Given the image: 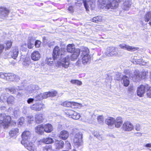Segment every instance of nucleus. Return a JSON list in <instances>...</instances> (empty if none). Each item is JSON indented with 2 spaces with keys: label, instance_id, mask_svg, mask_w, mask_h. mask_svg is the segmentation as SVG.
Masks as SVG:
<instances>
[{
  "label": "nucleus",
  "instance_id": "f704fd0d",
  "mask_svg": "<svg viewBox=\"0 0 151 151\" xmlns=\"http://www.w3.org/2000/svg\"><path fill=\"white\" fill-rule=\"evenodd\" d=\"M82 62L83 64H86L88 63H89L91 60V57L90 56H85L82 57Z\"/></svg>",
  "mask_w": 151,
  "mask_h": 151
},
{
  "label": "nucleus",
  "instance_id": "c9c22d12",
  "mask_svg": "<svg viewBox=\"0 0 151 151\" xmlns=\"http://www.w3.org/2000/svg\"><path fill=\"white\" fill-rule=\"evenodd\" d=\"M131 4V2L129 1H125L124 3V6L123 9L125 10H128Z\"/></svg>",
  "mask_w": 151,
  "mask_h": 151
},
{
  "label": "nucleus",
  "instance_id": "13d9d810",
  "mask_svg": "<svg viewBox=\"0 0 151 151\" xmlns=\"http://www.w3.org/2000/svg\"><path fill=\"white\" fill-rule=\"evenodd\" d=\"M135 129L137 131H139L140 129V125L139 124H136L134 127Z\"/></svg>",
  "mask_w": 151,
  "mask_h": 151
},
{
  "label": "nucleus",
  "instance_id": "a19ab883",
  "mask_svg": "<svg viewBox=\"0 0 151 151\" xmlns=\"http://www.w3.org/2000/svg\"><path fill=\"white\" fill-rule=\"evenodd\" d=\"M101 16L94 17L91 19V21L97 23H98V22H101Z\"/></svg>",
  "mask_w": 151,
  "mask_h": 151
},
{
  "label": "nucleus",
  "instance_id": "49530a36",
  "mask_svg": "<svg viewBox=\"0 0 151 151\" xmlns=\"http://www.w3.org/2000/svg\"><path fill=\"white\" fill-rule=\"evenodd\" d=\"M74 111L72 110L69 109L66 111L65 113L68 116L71 118Z\"/></svg>",
  "mask_w": 151,
  "mask_h": 151
},
{
  "label": "nucleus",
  "instance_id": "bf43d9fd",
  "mask_svg": "<svg viewBox=\"0 0 151 151\" xmlns=\"http://www.w3.org/2000/svg\"><path fill=\"white\" fill-rule=\"evenodd\" d=\"M24 117H21L19 120V123L20 125H22L24 122Z\"/></svg>",
  "mask_w": 151,
  "mask_h": 151
},
{
  "label": "nucleus",
  "instance_id": "7ed1b4c3",
  "mask_svg": "<svg viewBox=\"0 0 151 151\" xmlns=\"http://www.w3.org/2000/svg\"><path fill=\"white\" fill-rule=\"evenodd\" d=\"M11 118L10 117L5 114H0V127L3 126L4 128L6 127L10 122Z\"/></svg>",
  "mask_w": 151,
  "mask_h": 151
},
{
  "label": "nucleus",
  "instance_id": "7c9ffc66",
  "mask_svg": "<svg viewBox=\"0 0 151 151\" xmlns=\"http://www.w3.org/2000/svg\"><path fill=\"white\" fill-rule=\"evenodd\" d=\"M19 133V129L17 128H13L9 132V134L11 137L15 136Z\"/></svg>",
  "mask_w": 151,
  "mask_h": 151
},
{
  "label": "nucleus",
  "instance_id": "9b49d317",
  "mask_svg": "<svg viewBox=\"0 0 151 151\" xmlns=\"http://www.w3.org/2000/svg\"><path fill=\"white\" fill-rule=\"evenodd\" d=\"M9 10L5 7L0 6V17L2 18L8 17Z\"/></svg>",
  "mask_w": 151,
  "mask_h": 151
},
{
  "label": "nucleus",
  "instance_id": "2f4dec72",
  "mask_svg": "<svg viewBox=\"0 0 151 151\" xmlns=\"http://www.w3.org/2000/svg\"><path fill=\"white\" fill-rule=\"evenodd\" d=\"M76 50V49H75V46L73 44H69L67 46L66 50L67 52H68L72 53L74 52Z\"/></svg>",
  "mask_w": 151,
  "mask_h": 151
},
{
  "label": "nucleus",
  "instance_id": "4d7b16f0",
  "mask_svg": "<svg viewBox=\"0 0 151 151\" xmlns=\"http://www.w3.org/2000/svg\"><path fill=\"white\" fill-rule=\"evenodd\" d=\"M41 44V42L40 40H37L35 42V46L36 47H39Z\"/></svg>",
  "mask_w": 151,
  "mask_h": 151
},
{
  "label": "nucleus",
  "instance_id": "6e6552de",
  "mask_svg": "<svg viewBox=\"0 0 151 151\" xmlns=\"http://www.w3.org/2000/svg\"><path fill=\"white\" fill-rule=\"evenodd\" d=\"M23 88V87L18 86L16 89L14 88H6V90L8 94L14 93L16 94H21V93L19 91V92L18 91H20V90H23L22 88Z\"/></svg>",
  "mask_w": 151,
  "mask_h": 151
},
{
  "label": "nucleus",
  "instance_id": "338daca9",
  "mask_svg": "<svg viewBox=\"0 0 151 151\" xmlns=\"http://www.w3.org/2000/svg\"><path fill=\"white\" fill-rule=\"evenodd\" d=\"M147 90L148 93H147V94H151V87H150L149 86V87L147 89Z\"/></svg>",
  "mask_w": 151,
  "mask_h": 151
},
{
  "label": "nucleus",
  "instance_id": "a211bd4d",
  "mask_svg": "<svg viewBox=\"0 0 151 151\" xmlns=\"http://www.w3.org/2000/svg\"><path fill=\"white\" fill-rule=\"evenodd\" d=\"M22 64L25 68H30L32 65L31 60L28 58L25 59L22 63Z\"/></svg>",
  "mask_w": 151,
  "mask_h": 151
},
{
  "label": "nucleus",
  "instance_id": "774afa93",
  "mask_svg": "<svg viewBox=\"0 0 151 151\" xmlns=\"http://www.w3.org/2000/svg\"><path fill=\"white\" fill-rule=\"evenodd\" d=\"M34 99L33 98H29L27 100V103L30 104L32 103L34 101Z\"/></svg>",
  "mask_w": 151,
  "mask_h": 151
},
{
  "label": "nucleus",
  "instance_id": "f3484780",
  "mask_svg": "<svg viewBox=\"0 0 151 151\" xmlns=\"http://www.w3.org/2000/svg\"><path fill=\"white\" fill-rule=\"evenodd\" d=\"M40 57V54L39 51H35L31 55V58L32 60L34 61L38 60Z\"/></svg>",
  "mask_w": 151,
  "mask_h": 151
},
{
  "label": "nucleus",
  "instance_id": "bb28decb",
  "mask_svg": "<svg viewBox=\"0 0 151 151\" xmlns=\"http://www.w3.org/2000/svg\"><path fill=\"white\" fill-rule=\"evenodd\" d=\"M6 77L4 79L9 81H14V74L13 73H5Z\"/></svg>",
  "mask_w": 151,
  "mask_h": 151
},
{
  "label": "nucleus",
  "instance_id": "de8ad7c7",
  "mask_svg": "<svg viewBox=\"0 0 151 151\" xmlns=\"http://www.w3.org/2000/svg\"><path fill=\"white\" fill-rule=\"evenodd\" d=\"M74 111L72 110L69 109L66 111L65 113L68 116L71 118Z\"/></svg>",
  "mask_w": 151,
  "mask_h": 151
},
{
  "label": "nucleus",
  "instance_id": "680f3d73",
  "mask_svg": "<svg viewBox=\"0 0 151 151\" xmlns=\"http://www.w3.org/2000/svg\"><path fill=\"white\" fill-rule=\"evenodd\" d=\"M5 46L3 44H0V54L3 52Z\"/></svg>",
  "mask_w": 151,
  "mask_h": 151
},
{
  "label": "nucleus",
  "instance_id": "79ce46f5",
  "mask_svg": "<svg viewBox=\"0 0 151 151\" xmlns=\"http://www.w3.org/2000/svg\"><path fill=\"white\" fill-rule=\"evenodd\" d=\"M28 48L31 49L34 47V42L32 40L31 38H28Z\"/></svg>",
  "mask_w": 151,
  "mask_h": 151
},
{
  "label": "nucleus",
  "instance_id": "4468645a",
  "mask_svg": "<svg viewBox=\"0 0 151 151\" xmlns=\"http://www.w3.org/2000/svg\"><path fill=\"white\" fill-rule=\"evenodd\" d=\"M120 2L118 0H113L111 2L110 1L108 2L106 7L108 9L109 8L112 9L114 7H117Z\"/></svg>",
  "mask_w": 151,
  "mask_h": 151
},
{
  "label": "nucleus",
  "instance_id": "39448f33",
  "mask_svg": "<svg viewBox=\"0 0 151 151\" xmlns=\"http://www.w3.org/2000/svg\"><path fill=\"white\" fill-rule=\"evenodd\" d=\"M147 73V72L145 71L140 73L138 70H135L134 77H133V78L135 79V81L137 82H139L141 79L145 78Z\"/></svg>",
  "mask_w": 151,
  "mask_h": 151
},
{
  "label": "nucleus",
  "instance_id": "4be33fe9",
  "mask_svg": "<svg viewBox=\"0 0 151 151\" xmlns=\"http://www.w3.org/2000/svg\"><path fill=\"white\" fill-rule=\"evenodd\" d=\"M80 50L78 49H76L74 52H73V54L70 57V60L72 61L75 60L77 58L79 55Z\"/></svg>",
  "mask_w": 151,
  "mask_h": 151
},
{
  "label": "nucleus",
  "instance_id": "4c0bfd02",
  "mask_svg": "<svg viewBox=\"0 0 151 151\" xmlns=\"http://www.w3.org/2000/svg\"><path fill=\"white\" fill-rule=\"evenodd\" d=\"M42 142L45 144H51L54 142L53 139L51 138L48 137L42 139Z\"/></svg>",
  "mask_w": 151,
  "mask_h": 151
},
{
  "label": "nucleus",
  "instance_id": "72a5a7b5",
  "mask_svg": "<svg viewBox=\"0 0 151 151\" xmlns=\"http://www.w3.org/2000/svg\"><path fill=\"white\" fill-rule=\"evenodd\" d=\"M44 131L47 133L51 132L52 130V126L50 124L45 125L44 126Z\"/></svg>",
  "mask_w": 151,
  "mask_h": 151
},
{
  "label": "nucleus",
  "instance_id": "393cba45",
  "mask_svg": "<svg viewBox=\"0 0 151 151\" xmlns=\"http://www.w3.org/2000/svg\"><path fill=\"white\" fill-rule=\"evenodd\" d=\"M64 142L62 140H56L55 143V148L57 149H62L63 147Z\"/></svg>",
  "mask_w": 151,
  "mask_h": 151
},
{
  "label": "nucleus",
  "instance_id": "c03bdc74",
  "mask_svg": "<svg viewBox=\"0 0 151 151\" xmlns=\"http://www.w3.org/2000/svg\"><path fill=\"white\" fill-rule=\"evenodd\" d=\"M5 45H6L4 46L5 49L8 50L11 48L12 46V42L10 41H8L6 42Z\"/></svg>",
  "mask_w": 151,
  "mask_h": 151
},
{
  "label": "nucleus",
  "instance_id": "423d86ee",
  "mask_svg": "<svg viewBox=\"0 0 151 151\" xmlns=\"http://www.w3.org/2000/svg\"><path fill=\"white\" fill-rule=\"evenodd\" d=\"M39 89L38 86L35 84H32L28 86L24 91L27 93H36L37 91Z\"/></svg>",
  "mask_w": 151,
  "mask_h": 151
},
{
  "label": "nucleus",
  "instance_id": "2eb2a0df",
  "mask_svg": "<svg viewBox=\"0 0 151 151\" xmlns=\"http://www.w3.org/2000/svg\"><path fill=\"white\" fill-rule=\"evenodd\" d=\"M120 47L128 51H134L137 50L138 48L135 47H134L127 45L125 44H122L119 45Z\"/></svg>",
  "mask_w": 151,
  "mask_h": 151
},
{
  "label": "nucleus",
  "instance_id": "f257e3e1",
  "mask_svg": "<svg viewBox=\"0 0 151 151\" xmlns=\"http://www.w3.org/2000/svg\"><path fill=\"white\" fill-rule=\"evenodd\" d=\"M65 50L64 48L56 46L53 49L52 56L54 60H57L59 65L67 68L69 64V57L67 55Z\"/></svg>",
  "mask_w": 151,
  "mask_h": 151
},
{
  "label": "nucleus",
  "instance_id": "69168bd1",
  "mask_svg": "<svg viewBox=\"0 0 151 151\" xmlns=\"http://www.w3.org/2000/svg\"><path fill=\"white\" fill-rule=\"evenodd\" d=\"M14 81H18L19 80V76L17 75H15L14 74Z\"/></svg>",
  "mask_w": 151,
  "mask_h": 151
},
{
  "label": "nucleus",
  "instance_id": "09e8293b",
  "mask_svg": "<svg viewBox=\"0 0 151 151\" xmlns=\"http://www.w3.org/2000/svg\"><path fill=\"white\" fill-rule=\"evenodd\" d=\"M47 95H37L36 97V101L40 100L42 99H43L47 98Z\"/></svg>",
  "mask_w": 151,
  "mask_h": 151
},
{
  "label": "nucleus",
  "instance_id": "c756f323",
  "mask_svg": "<svg viewBox=\"0 0 151 151\" xmlns=\"http://www.w3.org/2000/svg\"><path fill=\"white\" fill-rule=\"evenodd\" d=\"M35 131L39 134H42L44 132V126L42 125H38L35 128Z\"/></svg>",
  "mask_w": 151,
  "mask_h": 151
},
{
  "label": "nucleus",
  "instance_id": "8fccbe9b",
  "mask_svg": "<svg viewBox=\"0 0 151 151\" xmlns=\"http://www.w3.org/2000/svg\"><path fill=\"white\" fill-rule=\"evenodd\" d=\"M51 146L49 145H47L43 148V151H51Z\"/></svg>",
  "mask_w": 151,
  "mask_h": 151
},
{
  "label": "nucleus",
  "instance_id": "473e14b6",
  "mask_svg": "<svg viewBox=\"0 0 151 151\" xmlns=\"http://www.w3.org/2000/svg\"><path fill=\"white\" fill-rule=\"evenodd\" d=\"M80 53H81V57L85 56H90L89 55V49L87 47H85L82 51H80Z\"/></svg>",
  "mask_w": 151,
  "mask_h": 151
},
{
  "label": "nucleus",
  "instance_id": "412c9836",
  "mask_svg": "<svg viewBox=\"0 0 151 151\" xmlns=\"http://www.w3.org/2000/svg\"><path fill=\"white\" fill-rule=\"evenodd\" d=\"M123 122V120L121 117H117L116 120H115L114 124L115 127L117 128L120 127L122 124Z\"/></svg>",
  "mask_w": 151,
  "mask_h": 151
},
{
  "label": "nucleus",
  "instance_id": "ddd939ff",
  "mask_svg": "<svg viewBox=\"0 0 151 151\" xmlns=\"http://www.w3.org/2000/svg\"><path fill=\"white\" fill-rule=\"evenodd\" d=\"M148 87L149 85L147 84L140 85L137 88V94H144L145 93L146 90H147Z\"/></svg>",
  "mask_w": 151,
  "mask_h": 151
},
{
  "label": "nucleus",
  "instance_id": "1a4fd4ad",
  "mask_svg": "<svg viewBox=\"0 0 151 151\" xmlns=\"http://www.w3.org/2000/svg\"><path fill=\"white\" fill-rule=\"evenodd\" d=\"M81 104L77 102L65 101L63 103V105L67 107H71L73 108H78L81 107Z\"/></svg>",
  "mask_w": 151,
  "mask_h": 151
},
{
  "label": "nucleus",
  "instance_id": "9d476101",
  "mask_svg": "<svg viewBox=\"0 0 151 151\" xmlns=\"http://www.w3.org/2000/svg\"><path fill=\"white\" fill-rule=\"evenodd\" d=\"M106 54L107 56L109 57L115 56L117 55L118 52L115 47H109L107 49Z\"/></svg>",
  "mask_w": 151,
  "mask_h": 151
},
{
  "label": "nucleus",
  "instance_id": "cd10ccee",
  "mask_svg": "<svg viewBox=\"0 0 151 151\" xmlns=\"http://www.w3.org/2000/svg\"><path fill=\"white\" fill-rule=\"evenodd\" d=\"M35 121L36 123L39 124L41 123L43 119V115L42 114H37L35 115Z\"/></svg>",
  "mask_w": 151,
  "mask_h": 151
},
{
  "label": "nucleus",
  "instance_id": "864d4df0",
  "mask_svg": "<svg viewBox=\"0 0 151 151\" xmlns=\"http://www.w3.org/2000/svg\"><path fill=\"white\" fill-rule=\"evenodd\" d=\"M94 136L96 137L99 140H101L102 139V137L101 135L96 132H94L93 133Z\"/></svg>",
  "mask_w": 151,
  "mask_h": 151
},
{
  "label": "nucleus",
  "instance_id": "5701e85b",
  "mask_svg": "<svg viewBox=\"0 0 151 151\" xmlns=\"http://www.w3.org/2000/svg\"><path fill=\"white\" fill-rule=\"evenodd\" d=\"M69 133L65 130H63L60 132L59 134L60 138L63 140H65L69 136Z\"/></svg>",
  "mask_w": 151,
  "mask_h": 151
},
{
  "label": "nucleus",
  "instance_id": "58836bf2",
  "mask_svg": "<svg viewBox=\"0 0 151 151\" xmlns=\"http://www.w3.org/2000/svg\"><path fill=\"white\" fill-rule=\"evenodd\" d=\"M151 18V11L147 12L144 17L145 22H148Z\"/></svg>",
  "mask_w": 151,
  "mask_h": 151
},
{
  "label": "nucleus",
  "instance_id": "f8f14e48",
  "mask_svg": "<svg viewBox=\"0 0 151 151\" xmlns=\"http://www.w3.org/2000/svg\"><path fill=\"white\" fill-rule=\"evenodd\" d=\"M122 128L124 130L126 131H130L134 128L133 125L129 122L127 121L124 122Z\"/></svg>",
  "mask_w": 151,
  "mask_h": 151
},
{
  "label": "nucleus",
  "instance_id": "f03ea898",
  "mask_svg": "<svg viewBox=\"0 0 151 151\" xmlns=\"http://www.w3.org/2000/svg\"><path fill=\"white\" fill-rule=\"evenodd\" d=\"M22 144L29 151H40L37 149V147L32 142H29L28 140L30 137V132L29 131H25L22 134Z\"/></svg>",
  "mask_w": 151,
  "mask_h": 151
},
{
  "label": "nucleus",
  "instance_id": "603ef678",
  "mask_svg": "<svg viewBox=\"0 0 151 151\" xmlns=\"http://www.w3.org/2000/svg\"><path fill=\"white\" fill-rule=\"evenodd\" d=\"M44 94H56L58 93V92L56 90H52L50 91L45 93Z\"/></svg>",
  "mask_w": 151,
  "mask_h": 151
},
{
  "label": "nucleus",
  "instance_id": "6e6d98bb",
  "mask_svg": "<svg viewBox=\"0 0 151 151\" xmlns=\"http://www.w3.org/2000/svg\"><path fill=\"white\" fill-rule=\"evenodd\" d=\"M120 76H121L120 73H117L116 74L114 77L115 79L116 80H117V81L119 80L121 78Z\"/></svg>",
  "mask_w": 151,
  "mask_h": 151
},
{
  "label": "nucleus",
  "instance_id": "e433bc0d",
  "mask_svg": "<svg viewBox=\"0 0 151 151\" xmlns=\"http://www.w3.org/2000/svg\"><path fill=\"white\" fill-rule=\"evenodd\" d=\"M131 4V2L129 1H125L124 3V6L123 9L125 10H128Z\"/></svg>",
  "mask_w": 151,
  "mask_h": 151
},
{
  "label": "nucleus",
  "instance_id": "0eeeda50",
  "mask_svg": "<svg viewBox=\"0 0 151 151\" xmlns=\"http://www.w3.org/2000/svg\"><path fill=\"white\" fill-rule=\"evenodd\" d=\"M82 2L86 10H88V8L92 9L95 7V0H89L87 1L86 0H83Z\"/></svg>",
  "mask_w": 151,
  "mask_h": 151
},
{
  "label": "nucleus",
  "instance_id": "dca6fc26",
  "mask_svg": "<svg viewBox=\"0 0 151 151\" xmlns=\"http://www.w3.org/2000/svg\"><path fill=\"white\" fill-rule=\"evenodd\" d=\"M45 105L42 103H38L37 104H34L31 107V109L36 111H40L42 109L44 108Z\"/></svg>",
  "mask_w": 151,
  "mask_h": 151
},
{
  "label": "nucleus",
  "instance_id": "ea45409f",
  "mask_svg": "<svg viewBox=\"0 0 151 151\" xmlns=\"http://www.w3.org/2000/svg\"><path fill=\"white\" fill-rule=\"evenodd\" d=\"M134 62H135L136 64L139 65H144V61H143V59H138L137 57H134Z\"/></svg>",
  "mask_w": 151,
  "mask_h": 151
},
{
  "label": "nucleus",
  "instance_id": "052dcab7",
  "mask_svg": "<svg viewBox=\"0 0 151 151\" xmlns=\"http://www.w3.org/2000/svg\"><path fill=\"white\" fill-rule=\"evenodd\" d=\"M68 10L70 13H73L74 11V9L73 6H69L68 8Z\"/></svg>",
  "mask_w": 151,
  "mask_h": 151
},
{
  "label": "nucleus",
  "instance_id": "aec40b11",
  "mask_svg": "<svg viewBox=\"0 0 151 151\" xmlns=\"http://www.w3.org/2000/svg\"><path fill=\"white\" fill-rule=\"evenodd\" d=\"M18 53L19 51L18 49L17 48H15L9 53L10 56H8V57L9 58L12 57L14 59H16L18 56Z\"/></svg>",
  "mask_w": 151,
  "mask_h": 151
},
{
  "label": "nucleus",
  "instance_id": "37998d69",
  "mask_svg": "<svg viewBox=\"0 0 151 151\" xmlns=\"http://www.w3.org/2000/svg\"><path fill=\"white\" fill-rule=\"evenodd\" d=\"M14 97L12 96H10L7 98V102L8 104H12L14 102Z\"/></svg>",
  "mask_w": 151,
  "mask_h": 151
},
{
  "label": "nucleus",
  "instance_id": "a878e982",
  "mask_svg": "<svg viewBox=\"0 0 151 151\" xmlns=\"http://www.w3.org/2000/svg\"><path fill=\"white\" fill-rule=\"evenodd\" d=\"M108 2L106 3L105 0H98V4L100 7L104 9H107L106 7Z\"/></svg>",
  "mask_w": 151,
  "mask_h": 151
},
{
  "label": "nucleus",
  "instance_id": "0e129e2a",
  "mask_svg": "<svg viewBox=\"0 0 151 151\" xmlns=\"http://www.w3.org/2000/svg\"><path fill=\"white\" fill-rule=\"evenodd\" d=\"M5 98L4 95H1L0 97V99L2 102H4L6 99V97Z\"/></svg>",
  "mask_w": 151,
  "mask_h": 151
},
{
  "label": "nucleus",
  "instance_id": "6ab92c4d",
  "mask_svg": "<svg viewBox=\"0 0 151 151\" xmlns=\"http://www.w3.org/2000/svg\"><path fill=\"white\" fill-rule=\"evenodd\" d=\"M114 122V119L111 117L107 118L105 120L106 123L108 124L111 128L113 127Z\"/></svg>",
  "mask_w": 151,
  "mask_h": 151
},
{
  "label": "nucleus",
  "instance_id": "5fc2aeb1",
  "mask_svg": "<svg viewBox=\"0 0 151 151\" xmlns=\"http://www.w3.org/2000/svg\"><path fill=\"white\" fill-rule=\"evenodd\" d=\"M97 119L98 122L100 123H102L104 121L103 116L101 115L98 116L97 118Z\"/></svg>",
  "mask_w": 151,
  "mask_h": 151
},
{
  "label": "nucleus",
  "instance_id": "e2e57ef3",
  "mask_svg": "<svg viewBox=\"0 0 151 151\" xmlns=\"http://www.w3.org/2000/svg\"><path fill=\"white\" fill-rule=\"evenodd\" d=\"M5 73H3L2 72H0V78H3V79H5V78L6 77L5 75Z\"/></svg>",
  "mask_w": 151,
  "mask_h": 151
},
{
  "label": "nucleus",
  "instance_id": "c85d7f7f",
  "mask_svg": "<svg viewBox=\"0 0 151 151\" xmlns=\"http://www.w3.org/2000/svg\"><path fill=\"white\" fill-rule=\"evenodd\" d=\"M124 73L126 75L129 76L130 78H132V79L133 80H135V79H134L133 78V77H134V71L133 74L132 73L131 70L128 69H126L124 70Z\"/></svg>",
  "mask_w": 151,
  "mask_h": 151
},
{
  "label": "nucleus",
  "instance_id": "3c124183",
  "mask_svg": "<svg viewBox=\"0 0 151 151\" xmlns=\"http://www.w3.org/2000/svg\"><path fill=\"white\" fill-rule=\"evenodd\" d=\"M71 83L78 85H81L82 84V83L81 81L77 80H72L70 81Z\"/></svg>",
  "mask_w": 151,
  "mask_h": 151
},
{
  "label": "nucleus",
  "instance_id": "b1692460",
  "mask_svg": "<svg viewBox=\"0 0 151 151\" xmlns=\"http://www.w3.org/2000/svg\"><path fill=\"white\" fill-rule=\"evenodd\" d=\"M121 81L125 86L127 87L129 84V78L125 75L123 76L122 78Z\"/></svg>",
  "mask_w": 151,
  "mask_h": 151
},
{
  "label": "nucleus",
  "instance_id": "a18cd8bd",
  "mask_svg": "<svg viewBox=\"0 0 151 151\" xmlns=\"http://www.w3.org/2000/svg\"><path fill=\"white\" fill-rule=\"evenodd\" d=\"M80 117V114L75 111L71 118L75 119H78Z\"/></svg>",
  "mask_w": 151,
  "mask_h": 151
},
{
  "label": "nucleus",
  "instance_id": "20e7f679",
  "mask_svg": "<svg viewBox=\"0 0 151 151\" xmlns=\"http://www.w3.org/2000/svg\"><path fill=\"white\" fill-rule=\"evenodd\" d=\"M82 133L80 132L75 134L73 139L75 147H78L83 145V142L82 140Z\"/></svg>",
  "mask_w": 151,
  "mask_h": 151
}]
</instances>
